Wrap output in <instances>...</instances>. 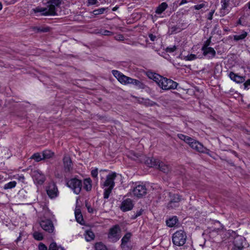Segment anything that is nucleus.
<instances>
[{"mask_svg":"<svg viewBox=\"0 0 250 250\" xmlns=\"http://www.w3.org/2000/svg\"><path fill=\"white\" fill-rule=\"evenodd\" d=\"M61 4V0H50L45 7H36L33 9L35 13H41L43 16H55L57 15V10Z\"/></svg>","mask_w":250,"mask_h":250,"instance_id":"nucleus-1","label":"nucleus"},{"mask_svg":"<svg viewBox=\"0 0 250 250\" xmlns=\"http://www.w3.org/2000/svg\"><path fill=\"white\" fill-rule=\"evenodd\" d=\"M187 240L186 232L183 230L176 231L172 235V241L173 244L177 246H183Z\"/></svg>","mask_w":250,"mask_h":250,"instance_id":"nucleus-2","label":"nucleus"},{"mask_svg":"<svg viewBox=\"0 0 250 250\" xmlns=\"http://www.w3.org/2000/svg\"><path fill=\"white\" fill-rule=\"evenodd\" d=\"M121 229L118 225L113 226L109 229L107 234L109 241L115 243L118 241L121 237Z\"/></svg>","mask_w":250,"mask_h":250,"instance_id":"nucleus-3","label":"nucleus"},{"mask_svg":"<svg viewBox=\"0 0 250 250\" xmlns=\"http://www.w3.org/2000/svg\"><path fill=\"white\" fill-rule=\"evenodd\" d=\"M67 186L71 188L76 194H78L82 188V181L77 178H72L67 181Z\"/></svg>","mask_w":250,"mask_h":250,"instance_id":"nucleus-4","label":"nucleus"},{"mask_svg":"<svg viewBox=\"0 0 250 250\" xmlns=\"http://www.w3.org/2000/svg\"><path fill=\"white\" fill-rule=\"evenodd\" d=\"M161 80L160 87L164 90H167L170 89H175L177 88L178 83L173 80L164 78Z\"/></svg>","mask_w":250,"mask_h":250,"instance_id":"nucleus-5","label":"nucleus"},{"mask_svg":"<svg viewBox=\"0 0 250 250\" xmlns=\"http://www.w3.org/2000/svg\"><path fill=\"white\" fill-rule=\"evenodd\" d=\"M188 145L192 149L199 152L210 155V150L207 149L206 147H204L201 143L195 140L193 138L192 139V141H190Z\"/></svg>","mask_w":250,"mask_h":250,"instance_id":"nucleus-6","label":"nucleus"},{"mask_svg":"<svg viewBox=\"0 0 250 250\" xmlns=\"http://www.w3.org/2000/svg\"><path fill=\"white\" fill-rule=\"evenodd\" d=\"M40 226L46 232L53 233L54 232L55 227L52 221L48 219H43L40 222Z\"/></svg>","mask_w":250,"mask_h":250,"instance_id":"nucleus-7","label":"nucleus"},{"mask_svg":"<svg viewBox=\"0 0 250 250\" xmlns=\"http://www.w3.org/2000/svg\"><path fill=\"white\" fill-rule=\"evenodd\" d=\"M147 192V189L145 185H138L130 190V193L138 198H141L145 196Z\"/></svg>","mask_w":250,"mask_h":250,"instance_id":"nucleus-8","label":"nucleus"},{"mask_svg":"<svg viewBox=\"0 0 250 250\" xmlns=\"http://www.w3.org/2000/svg\"><path fill=\"white\" fill-rule=\"evenodd\" d=\"M221 8L219 9V14L221 17H224L228 14L231 10L232 6L230 2L228 0H221Z\"/></svg>","mask_w":250,"mask_h":250,"instance_id":"nucleus-9","label":"nucleus"},{"mask_svg":"<svg viewBox=\"0 0 250 250\" xmlns=\"http://www.w3.org/2000/svg\"><path fill=\"white\" fill-rule=\"evenodd\" d=\"M31 175L34 182L39 185H42L45 180L44 175L39 169L32 171Z\"/></svg>","mask_w":250,"mask_h":250,"instance_id":"nucleus-10","label":"nucleus"},{"mask_svg":"<svg viewBox=\"0 0 250 250\" xmlns=\"http://www.w3.org/2000/svg\"><path fill=\"white\" fill-rule=\"evenodd\" d=\"M245 238L241 236L235 237L233 241V247L231 250H242L246 244Z\"/></svg>","mask_w":250,"mask_h":250,"instance_id":"nucleus-11","label":"nucleus"},{"mask_svg":"<svg viewBox=\"0 0 250 250\" xmlns=\"http://www.w3.org/2000/svg\"><path fill=\"white\" fill-rule=\"evenodd\" d=\"M112 73L118 81L123 84H129L130 77L126 76L120 71L116 70H113Z\"/></svg>","mask_w":250,"mask_h":250,"instance_id":"nucleus-12","label":"nucleus"},{"mask_svg":"<svg viewBox=\"0 0 250 250\" xmlns=\"http://www.w3.org/2000/svg\"><path fill=\"white\" fill-rule=\"evenodd\" d=\"M46 192L48 196L53 199L58 196L59 191L56 185L51 183L46 188Z\"/></svg>","mask_w":250,"mask_h":250,"instance_id":"nucleus-13","label":"nucleus"},{"mask_svg":"<svg viewBox=\"0 0 250 250\" xmlns=\"http://www.w3.org/2000/svg\"><path fill=\"white\" fill-rule=\"evenodd\" d=\"M116 176L117 174L115 172H112L111 173L109 174L106 176V179L104 183V187H108V188L113 189L115 186L114 181L116 177Z\"/></svg>","mask_w":250,"mask_h":250,"instance_id":"nucleus-14","label":"nucleus"},{"mask_svg":"<svg viewBox=\"0 0 250 250\" xmlns=\"http://www.w3.org/2000/svg\"><path fill=\"white\" fill-rule=\"evenodd\" d=\"M134 206L132 200L129 198H127L123 201L120 208L123 211H127L131 210Z\"/></svg>","mask_w":250,"mask_h":250,"instance_id":"nucleus-15","label":"nucleus"},{"mask_svg":"<svg viewBox=\"0 0 250 250\" xmlns=\"http://www.w3.org/2000/svg\"><path fill=\"white\" fill-rule=\"evenodd\" d=\"M203 52V55L207 56L209 59L214 58L216 55V51L214 48L212 47H208L201 49Z\"/></svg>","mask_w":250,"mask_h":250,"instance_id":"nucleus-16","label":"nucleus"},{"mask_svg":"<svg viewBox=\"0 0 250 250\" xmlns=\"http://www.w3.org/2000/svg\"><path fill=\"white\" fill-rule=\"evenodd\" d=\"M64 169L65 172H70L72 169V161L70 158L68 156H64L63 159Z\"/></svg>","mask_w":250,"mask_h":250,"instance_id":"nucleus-17","label":"nucleus"},{"mask_svg":"<svg viewBox=\"0 0 250 250\" xmlns=\"http://www.w3.org/2000/svg\"><path fill=\"white\" fill-rule=\"evenodd\" d=\"M229 77L231 80L238 83H242L245 81L244 77L239 76L233 72L229 73Z\"/></svg>","mask_w":250,"mask_h":250,"instance_id":"nucleus-18","label":"nucleus"},{"mask_svg":"<svg viewBox=\"0 0 250 250\" xmlns=\"http://www.w3.org/2000/svg\"><path fill=\"white\" fill-rule=\"evenodd\" d=\"M181 197L178 194H174L170 201L168 204V208H173L177 206V204L180 201Z\"/></svg>","mask_w":250,"mask_h":250,"instance_id":"nucleus-19","label":"nucleus"},{"mask_svg":"<svg viewBox=\"0 0 250 250\" xmlns=\"http://www.w3.org/2000/svg\"><path fill=\"white\" fill-rule=\"evenodd\" d=\"M156 168H159L161 171L165 173H168L170 170V167L164 162L159 161Z\"/></svg>","mask_w":250,"mask_h":250,"instance_id":"nucleus-20","label":"nucleus"},{"mask_svg":"<svg viewBox=\"0 0 250 250\" xmlns=\"http://www.w3.org/2000/svg\"><path fill=\"white\" fill-rule=\"evenodd\" d=\"M160 160L153 158H148L146 160V163L149 167H157L158 164L159 163Z\"/></svg>","mask_w":250,"mask_h":250,"instance_id":"nucleus-21","label":"nucleus"},{"mask_svg":"<svg viewBox=\"0 0 250 250\" xmlns=\"http://www.w3.org/2000/svg\"><path fill=\"white\" fill-rule=\"evenodd\" d=\"M148 77L149 78L153 79L159 86H160V84H161V80H163L162 79L164 78L163 77L158 74L152 73L149 74Z\"/></svg>","mask_w":250,"mask_h":250,"instance_id":"nucleus-22","label":"nucleus"},{"mask_svg":"<svg viewBox=\"0 0 250 250\" xmlns=\"http://www.w3.org/2000/svg\"><path fill=\"white\" fill-rule=\"evenodd\" d=\"M84 235L86 241L87 242L94 240L95 238V234L91 229L86 230Z\"/></svg>","mask_w":250,"mask_h":250,"instance_id":"nucleus-23","label":"nucleus"},{"mask_svg":"<svg viewBox=\"0 0 250 250\" xmlns=\"http://www.w3.org/2000/svg\"><path fill=\"white\" fill-rule=\"evenodd\" d=\"M92 181L90 178H86L83 181V188L86 191L91 190L92 188Z\"/></svg>","mask_w":250,"mask_h":250,"instance_id":"nucleus-24","label":"nucleus"},{"mask_svg":"<svg viewBox=\"0 0 250 250\" xmlns=\"http://www.w3.org/2000/svg\"><path fill=\"white\" fill-rule=\"evenodd\" d=\"M129 82V84H133L137 86L139 88H144V84L138 80L130 78Z\"/></svg>","mask_w":250,"mask_h":250,"instance_id":"nucleus-25","label":"nucleus"},{"mask_svg":"<svg viewBox=\"0 0 250 250\" xmlns=\"http://www.w3.org/2000/svg\"><path fill=\"white\" fill-rule=\"evenodd\" d=\"M167 7V4L166 2H162L157 7L155 11L156 13L160 14L163 12Z\"/></svg>","mask_w":250,"mask_h":250,"instance_id":"nucleus-26","label":"nucleus"},{"mask_svg":"<svg viewBox=\"0 0 250 250\" xmlns=\"http://www.w3.org/2000/svg\"><path fill=\"white\" fill-rule=\"evenodd\" d=\"M178 221V220L177 217L176 216H174L167 220L166 224L169 227H173L176 224Z\"/></svg>","mask_w":250,"mask_h":250,"instance_id":"nucleus-27","label":"nucleus"},{"mask_svg":"<svg viewBox=\"0 0 250 250\" xmlns=\"http://www.w3.org/2000/svg\"><path fill=\"white\" fill-rule=\"evenodd\" d=\"M54 155V153L50 150H45L42 152V158L47 159L51 158Z\"/></svg>","mask_w":250,"mask_h":250,"instance_id":"nucleus-28","label":"nucleus"},{"mask_svg":"<svg viewBox=\"0 0 250 250\" xmlns=\"http://www.w3.org/2000/svg\"><path fill=\"white\" fill-rule=\"evenodd\" d=\"M248 35V33L243 31L240 35H235L233 36L234 41H238L244 39Z\"/></svg>","mask_w":250,"mask_h":250,"instance_id":"nucleus-29","label":"nucleus"},{"mask_svg":"<svg viewBox=\"0 0 250 250\" xmlns=\"http://www.w3.org/2000/svg\"><path fill=\"white\" fill-rule=\"evenodd\" d=\"M33 238L38 241H41L43 239V235L42 232L38 231H35L33 233Z\"/></svg>","mask_w":250,"mask_h":250,"instance_id":"nucleus-30","label":"nucleus"},{"mask_svg":"<svg viewBox=\"0 0 250 250\" xmlns=\"http://www.w3.org/2000/svg\"><path fill=\"white\" fill-rule=\"evenodd\" d=\"M178 137L180 139L184 141V142H185L186 143H187L188 144H189V143L190 142V141H192V138H191L189 136L185 135L182 134H178Z\"/></svg>","mask_w":250,"mask_h":250,"instance_id":"nucleus-31","label":"nucleus"},{"mask_svg":"<svg viewBox=\"0 0 250 250\" xmlns=\"http://www.w3.org/2000/svg\"><path fill=\"white\" fill-rule=\"evenodd\" d=\"M48 250H65L63 248L57 246L55 242H52L49 246Z\"/></svg>","mask_w":250,"mask_h":250,"instance_id":"nucleus-32","label":"nucleus"},{"mask_svg":"<svg viewBox=\"0 0 250 250\" xmlns=\"http://www.w3.org/2000/svg\"><path fill=\"white\" fill-rule=\"evenodd\" d=\"M181 29L179 26H173L169 28L168 32L170 34H176L180 32Z\"/></svg>","mask_w":250,"mask_h":250,"instance_id":"nucleus-33","label":"nucleus"},{"mask_svg":"<svg viewBox=\"0 0 250 250\" xmlns=\"http://www.w3.org/2000/svg\"><path fill=\"white\" fill-rule=\"evenodd\" d=\"M17 182L15 181L10 182L4 185L3 188L4 189H11L16 187Z\"/></svg>","mask_w":250,"mask_h":250,"instance_id":"nucleus-34","label":"nucleus"},{"mask_svg":"<svg viewBox=\"0 0 250 250\" xmlns=\"http://www.w3.org/2000/svg\"><path fill=\"white\" fill-rule=\"evenodd\" d=\"M131 236V233L128 232L126 233L122 238V243H130V240Z\"/></svg>","mask_w":250,"mask_h":250,"instance_id":"nucleus-35","label":"nucleus"},{"mask_svg":"<svg viewBox=\"0 0 250 250\" xmlns=\"http://www.w3.org/2000/svg\"><path fill=\"white\" fill-rule=\"evenodd\" d=\"M95 248L96 250H107L105 246L102 242L96 243Z\"/></svg>","mask_w":250,"mask_h":250,"instance_id":"nucleus-36","label":"nucleus"},{"mask_svg":"<svg viewBox=\"0 0 250 250\" xmlns=\"http://www.w3.org/2000/svg\"><path fill=\"white\" fill-rule=\"evenodd\" d=\"M31 159L35 160L36 162H39L42 160H43L42 158V156L39 153H34L31 157Z\"/></svg>","mask_w":250,"mask_h":250,"instance_id":"nucleus-37","label":"nucleus"},{"mask_svg":"<svg viewBox=\"0 0 250 250\" xmlns=\"http://www.w3.org/2000/svg\"><path fill=\"white\" fill-rule=\"evenodd\" d=\"M121 247L122 250H131L132 246L130 243H121Z\"/></svg>","mask_w":250,"mask_h":250,"instance_id":"nucleus-38","label":"nucleus"},{"mask_svg":"<svg viewBox=\"0 0 250 250\" xmlns=\"http://www.w3.org/2000/svg\"><path fill=\"white\" fill-rule=\"evenodd\" d=\"M207 6V3L206 2H203L201 3L196 4L194 6V8L196 10H200L203 8H205Z\"/></svg>","mask_w":250,"mask_h":250,"instance_id":"nucleus-39","label":"nucleus"},{"mask_svg":"<svg viewBox=\"0 0 250 250\" xmlns=\"http://www.w3.org/2000/svg\"><path fill=\"white\" fill-rule=\"evenodd\" d=\"M113 189L106 188L104 190V199H108Z\"/></svg>","mask_w":250,"mask_h":250,"instance_id":"nucleus-40","label":"nucleus"},{"mask_svg":"<svg viewBox=\"0 0 250 250\" xmlns=\"http://www.w3.org/2000/svg\"><path fill=\"white\" fill-rule=\"evenodd\" d=\"M106 10V8H101L98 9H95L93 10V14L95 15H98L103 14L105 10Z\"/></svg>","mask_w":250,"mask_h":250,"instance_id":"nucleus-41","label":"nucleus"},{"mask_svg":"<svg viewBox=\"0 0 250 250\" xmlns=\"http://www.w3.org/2000/svg\"><path fill=\"white\" fill-rule=\"evenodd\" d=\"M99 33L104 36H111L112 35V33L111 31L107 30H101Z\"/></svg>","mask_w":250,"mask_h":250,"instance_id":"nucleus-42","label":"nucleus"},{"mask_svg":"<svg viewBox=\"0 0 250 250\" xmlns=\"http://www.w3.org/2000/svg\"><path fill=\"white\" fill-rule=\"evenodd\" d=\"M211 37H209L206 42H205L202 48H205L210 47L209 46L211 43Z\"/></svg>","mask_w":250,"mask_h":250,"instance_id":"nucleus-43","label":"nucleus"},{"mask_svg":"<svg viewBox=\"0 0 250 250\" xmlns=\"http://www.w3.org/2000/svg\"><path fill=\"white\" fill-rule=\"evenodd\" d=\"M75 217L78 223L82 224V222L83 221V218L82 214H77V215H75Z\"/></svg>","mask_w":250,"mask_h":250,"instance_id":"nucleus-44","label":"nucleus"},{"mask_svg":"<svg viewBox=\"0 0 250 250\" xmlns=\"http://www.w3.org/2000/svg\"><path fill=\"white\" fill-rule=\"evenodd\" d=\"M176 48H177L176 46L174 45L172 47H167L166 49V52H168V53H172V52H173L174 51H175L176 50Z\"/></svg>","mask_w":250,"mask_h":250,"instance_id":"nucleus-45","label":"nucleus"},{"mask_svg":"<svg viewBox=\"0 0 250 250\" xmlns=\"http://www.w3.org/2000/svg\"><path fill=\"white\" fill-rule=\"evenodd\" d=\"M98 168H96L91 171V174L94 178H97L98 176Z\"/></svg>","mask_w":250,"mask_h":250,"instance_id":"nucleus-46","label":"nucleus"},{"mask_svg":"<svg viewBox=\"0 0 250 250\" xmlns=\"http://www.w3.org/2000/svg\"><path fill=\"white\" fill-rule=\"evenodd\" d=\"M38 249L39 250H47V247L42 243L39 244Z\"/></svg>","mask_w":250,"mask_h":250,"instance_id":"nucleus-47","label":"nucleus"},{"mask_svg":"<svg viewBox=\"0 0 250 250\" xmlns=\"http://www.w3.org/2000/svg\"><path fill=\"white\" fill-rule=\"evenodd\" d=\"M146 104L149 106H153L156 104V103L152 101H150L149 99L146 100Z\"/></svg>","mask_w":250,"mask_h":250,"instance_id":"nucleus-48","label":"nucleus"},{"mask_svg":"<svg viewBox=\"0 0 250 250\" xmlns=\"http://www.w3.org/2000/svg\"><path fill=\"white\" fill-rule=\"evenodd\" d=\"M215 10H212L211 11L208 13V19L209 20H211L212 19V17L213 15V14L214 13Z\"/></svg>","mask_w":250,"mask_h":250,"instance_id":"nucleus-49","label":"nucleus"},{"mask_svg":"<svg viewBox=\"0 0 250 250\" xmlns=\"http://www.w3.org/2000/svg\"><path fill=\"white\" fill-rule=\"evenodd\" d=\"M249 86H250V79L248 80L245 83H244V86L245 89H248Z\"/></svg>","mask_w":250,"mask_h":250,"instance_id":"nucleus-50","label":"nucleus"},{"mask_svg":"<svg viewBox=\"0 0 250 250\" xmlns=\"http://www.w3.org/2000/svg\"><path fill=\"white\" fill-rule=\"evenodd\" d=\"M196 58V57L195 55L190 54V55L187 56V60H188V61H191V60H193L195 59Z\"/></svg>","mask_w":250,"mask_h":250,"instance_id":"nucleus-51","label":"nucleus"},{"mask_svg":"<svg viewBox=\"0 0 250 250\" xmlns=\"http://www.w3.org/2000/svg\"><path fill=\"white\" fill-rule=\"evenodd\" d=\"M85 206H86V207L87 208L88 211L89 213H93V208L90 207V206L89 205H88V204L87 203H85Z\"/></svg>","mask_w":250,"mask_h":250,"instance_id":"nucleus-52","label":"nucleus"},{"mask_svg":"<svg viewBox=\"0 0 250 250\" xmlns=\"http://www.w3.org/2000/svg\"><path fill=\"white\" fill-rule=\"evenodd\" d=\"M148 37L150 39V40L151 41H154L155 40H156V36L153 35L152 34H150L148 35Z\"/></svg>","mask_w":250,"mask_h":250,"instance_id":"nucleus-53","label":"nucleus"},{"mask_svg":"<svg viewBox=\"0 0 250 250\" xmlns=\"http://www.w3.org/2000/svg\"><path fill=\"white\" fill-rule=\"evenodd\" d=\"M143 211L144 210L143 209H140L139 210L137 211L135 214L137 215V216L139 217L142 214Z\"/></svg>","mask_w":250,"mask_h":250,"instance_id":"nucleus-54","label":"nucleus"},{"mask_svg":"<svg viewBox=\"0 0 250 250\" xmlns=\"http://www.w3.org/2000/svg\"><path fill=\"white\" fill-rule=\"evenodd\" d=\"M97 0H88V3L90 5H93L96 3Z\"/></svg>","mask_w":250,"mask_h":250,"instance_id":"nucleus-55","label":"nucleus"},{"mask_svg":"<svg viewBox=\"0 0 250 250\" xmlns=\"http://www.w3.org/2000/svg\"><path fill=\"white\" fill-rule=\"evenodd\" d=\"M18 179L19 181L23 182V180H24V177L23 175H21L18 176Z\"/></svg>","mask_w":250,"mask_h":250,"instance_id":"nucleus-56","label":"nucleus"},{"mask_svg":"<svg viewBox=\"0 0 250 250\" xmlns=\"http://www.w3.org/2000/svg\"><path fill=\"white\" fill-rule=\"evenodd\" d=\"M131 154H133V156L134 157H132V159H135V158H139V156H140V155L138 154H136L134 152H131Z\"/></svg>","mask_w":250,"mask_h":250,"instance_id":"nucleus-57","label":"nucleus"},{"mask_svg":"<svg viewBox=\"0 0 250 250\" xmlns=\"http://www.w3.org/2000/svg\"><path fill=\"white\" fill-rule=\"evenodd\" d=\"M81 214V210L80 209H76L75 211V214Z\"/></svg>","mask_w":250,"mask_h":250,"instance_id":"nucleus-58","label":"nucleus"},{"mask_svg":"<svg viewBox=\"0 0 250 250\" xmlns=\"http://www.w3.org/2000/svg\"><path fill=\"white\" fill-rule=\"evenodd\" d=\"M186 3H187V0H182L180 3H179V5H182Z\"/></svg>","mask_w":250,"mask_h":250,"instance_id":"nucleus-59","label":"nucleus"},{"mask_svg":"<svg viewBox=\"0 0 250 250\" xmlns=\"http://www.w3.org/2000/svg\"><path fill=\"white\" fill-rule=\"evenodd\" d=\"M41 31L42 32H47L49 31V28H44L43 29H42Z\"/></svg>","mask_w":250,"mask_h":250,"instance_id":"nucleus-60","label":"nucleus"},{"mask_svg":"<svg viewBox=\"0 0 250 250\" xmlns=\"http://www.w3.org/2000/svg\"><path fill=\"white\" fill-rule=\"evenodd\" d=\"M138 216L135 214L134 215H132L131 217L132 219H135L136 218H137Z\"/></svg>","mask_w":250,"mask_h":250,"instance_id":"nucleus-61","label":"nucleus"},{"mask_svg":"<svg viewBox=\"0 0 250 250\" xmlns=\"http://www.w3.org/2000/svg\"><path fill=\"white\" fill-rule=\"evenodd\" d=\"M124 39V37L122 35H119V40H123Z\"/></svg>","mask_w":250,"mask_h":250,"instance_id":"nucleus-62","label":"nucleus"},{"mask_svg":"<svg viewBox=\"0 0 250 250\" xmlns=\"http://www.w3.org/2000/svg\"><path fill=\"white\" fill-rule=\"evenodd\" d=\"M118 7L115 6V7H113V9H112V11H116V10H117V9H118Z\"/></svg>","mask_w":250,"mask_h":250,"instance_id":"nucleus-63","label":"nucleus"},{"mask_svg":"<svg viewBox=\"0 0 250 250\" xmlns=\"http://www.w3.org/2000/svg\"><path fill=\"white\" fill-rule=\"evenodd\" d=\"M249 9H250V1L247 3Z\"/></svg>","mask_w":250,"mask_h":250,"instance_id":"nucleus-64","label":"nucleus"}]
</instances>
